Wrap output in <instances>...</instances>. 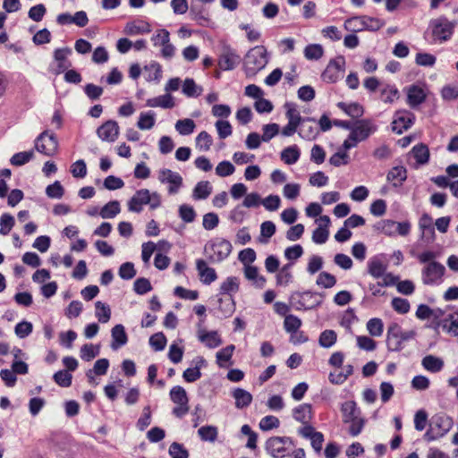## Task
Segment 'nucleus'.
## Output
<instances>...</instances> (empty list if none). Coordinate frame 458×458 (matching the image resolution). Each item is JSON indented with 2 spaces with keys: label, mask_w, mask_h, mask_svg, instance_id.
I'll return each mask as SVG.
<instances>
[{
  "label": "nucleus",
  "mask_w": 458,
  "mask_h": 458,
  "mask_svg": "<svg viewBox=\"0 0 458 458\" xmlns=\"http://www.w3.org/2000/svg\"><path fill=\"white\" fill-rule=\"evenodd\" d=\"M161 196L157 191L150 192L148 189L138 190L128 201V210L134 213H140L145 205L154 210L161 206Z\"/></svg>",
  "instance_id": "obj_1"
},
{
  "label": "nucleus",
  "mask_w": 458,
  "mask_h": 458,
  "mask_svg": "<svg viewBox=\"0 0 458 458\" xmlns=\"http://www.w3.org/2000/svg\"><path fill=\"white\" fill-rule=\"evenodd\" d=\"M232 250L233 246L228 240L216 237L205 244L203 253L210 263L216 264L226 259Z\"/></svg>",
  "instance_id": "obj_2"
},
{
  "label": "nucleus",
  "mask_w": 458,
  "mask_h": 458,
  "mask_svg": "<svg viewBox=\"0 0 458 458\" xmlns=\"http://www.w3.org/2000/svg\"><path fill=\"white\" fill-rule=\"evenodd\" d=\"M453 427V420L445 414H436L431 418L429 428L424 435L428 441L444 437Z\"/></svg>",
  "instance_id": "obj_3"
},
{
  "label": "nucleus",
  "mask_w": 458,
  "mask_h": 458,
  "mask_svg": "<svg viewBox=\"0 0 458 458\" xmlns=\"http://www.w3.org/2000/svg\"><path fill=\"white\" fill-rule=\"evenodd\" d=\"M294 446L289 437H272L266 441L265 449L274 458H284Z\"/></svg>",
  "instance_id": "obj_4"
},
{
  "label": "nucleus",
  "mask_w": 458,
  "mask_h": 458,
  "mask_svg": "<svg viewBox=\"0 0 458 458\" xmlns=\"http://www.w3.org/2000/svg\"><path fill=\"white\" fill-rule=\"evenodd\" d=\"M267 61L266 48L263 46H257L247 53L244 64L249 72L255 73L262 70L267 65Z\"/></svg>",
  "instance_id": "obj_5"
},
{
  "label": "nucleus",
  "mask_w": 458,
  "mask_h": 458,
  "mask_svg": "<svg viewBox=\"0 0 458 458\" xmlns=\"http://www.w3.org/2000/svg\"><path fill=\"white\" fill-rule=\"evenodd\" d=\"M170 399L175 404L172 413L176 418L184 417L190 410L189 398L186 390L181 386H175L170 390Z\"/></svg>",
  "instance_id": "obj_6"
},
{
  "label": "nucleus",
  "mask_w": 458,
  "mask_h": 458,
  "mask_svg": "<svg viewBox=\"0 0 458 458\" xmlns=\"http://www.w3.org/2000/svg\"><path fill=\"white\" fill-rule=\"evenodd\" d=\"M445 273L444 265L437 261H432L422 268L421 280L426 285H438L443 282Z\"/></svg>",
  "instance_id": "obj_7"
},
{
  "label": "nucleus",
  "mask_w": 458,
  "mask_h": 458,
  "mask_svg": "<svg viewBox=\"0 0 458 458\" xmlns=\"http://www.w3.org/2000/svg\"><path fill=\"white\" fill-rule=\"evenodd\" d=\"M35 148L45 156H54L58 149V140L55 133L47 130L41 132L35 140Z\"/></svg>",
  "instance_id": "obj_8"
},
{
  "label": "nucleus",
  "mask_w": 458,
  "mask_h": 458,
  "mask_svg": "<svg viewBox=\"0 0 458 458\" xmlns=\"http://www.w3.org/2000/svg\"><path fill=\"white\" fill-rule=\"evenodd\" d=\"M411 225L409 221L395 222L391 219H386L378 223L377 229L385 235L395 237L397 235L405 237L411 233Z\"/></svg>",
  "instance_id": "obj_9"
},
{
  "label": "nucleus",
  "mask_w": 458,
  "mask_h": 458,
  "mask_svg": "<svg viewBox=\"0 0 458 458\" xmlns=\"http://www.w3.org/2000/svg\"><path fill=\"white\" fill-rule=\"evenodd\" d=\"M345 70V59L343 55H339L330 60L325 71L321 74V78L325 82L335 83L343 78Z\"/></svg>",
  "instance_id": "obj_10"
},
{
  "label": "nucleus",
  "mask_w": 458,
  "mask_h": 458,
  "mask_svg": "<svg viewBox=\"0 0 458 458\" xmlns=\"http://www.w3.org/2000/svg\"><path fill=\"white\" fill-rule=\"evenodd\" d=\"M432 36L435 42H445L454 33V25L445 17H440L431 22Z\"/></svg>",
  "instance_id": "obj_11"
},
{
  "label": "nucleus",
  "mask_w": 458,
  "mask_h": 458,
  "mask_svg": "<svg viewBox=\"0 0 458 458\" xmlns=\"http://www.w3.org/2000/svg\"><path fill=\"white\" fill-rule=\"evenodd\" d=\"M290 303L296 310L307 311L318 305L319 301L317 295L310 292H305L293 293L291 296Z\"/></svg>",
  "instance_id": "obj_12"
},
{
  "label": "nucleus",
  "mask_w": 458,
  "mask_h": 458,
  "mask_svg": "<svg viewBox=\"0 0 458 458\" xmlns=\"http://www.w3.org/2000/svg\"><path fill=\"white\" fill-rule=\"evenodd\" d=\"M377 131L372 119H360L353 122L351 133L360 141H364Z\"/></svg>",
  "instance_id": "obj_13"
},
{
  "label": "nucleus",
  "mask_w": 458,
  "mask_h": 458,
  "mask_svg": "<svg viewBox=\"0 0 458 458\" xmlns=\"http://www.w3.org/2000/svg\"><path fill=\"white\" fill-rule=\"evenodd\" d=\"M415 115L408 110H398L394 114V120L391 123L392 131L397 134H402L414 123Z\"/></svg>",
  "instance_id": "obj_14"
},
{
  "label": "nucleus",
  "mask_w": 458,
  "mask_h": 458,
  "mask_svg": "<svg viewBox=\"0 0 458 458\" xmlns=\"http://www.w3.org/2000/svg\"><path fill=\"white\" fill-rule=\"evenodd\" d=\"M158 180L161 183L169 184L168 193L171 195L176 194L182 186V177L180 174L167 168L159 171Z\"/></svg>",
  "instance_id": "obj_15"
},
{
  "label": "nucleus",
  "mask_w": 458,
  "mask_h": 458,
  "mask_svg": "<svg viewBox=\"0 0 458 458\" xmlns=\"http://www.w3.org/2000/svg\"><path fill=\"white\" fill-rule=\"evenodd\" d=\"M212 310L216 313H223L225 315H233L235 311V301L233 296L216 295L210 301Z\"/></svg>",
  "instance_id": "obj_16"
},
{
  "label": "nucleus",
  "mask_w": 458,
  "mask_h": 458,
  "mask_svg": "<svg viewBox=\"0 0 458 458\" xmlns=\"http://www.w3.org/2000/svg\"><path fill=\"white\" fill-rule=\"evenodd\" d=\"M71 54L72 49L70 47L56 48L54 51V60L56 64L50 68L51 72L59 75L69 69L72 66V63L68 60Z\"/></svg>",
  "instance_id": "obj_17"
},
{
  "label": "nucleus",
  "mask_w": 458,
  "mask_h": 458,
  "mask_svg": "<svg viewBox=\"0 0 458 458\" xmlns=\"http://www.w3.org/2000/svg\"><path fill=\"white\" fill-rule=\"evenodd\" d=\"M407 104L411 108H416L425 102L427 89L424 84H412L406 89Z\"/></svg>",
  "instance_id": "obj_18"
},
{
  "label": "nucleus",
  "mask_w": 458,
  "mask_h": 458,
  "mask_svg": "<svg viewBox=\"0 0 458 458\" xmlns=\"http://www.w3.org/2000/svg\"><path fill=\"white\" fill-rule=\"evenodd\" d=\"M119 131L117 122L108 120L97 129V135L101 140L112 143L118 139Z\"/></svg>",
  "instance_id": "obj_19"
},
{
  "label": "nucleus",
  "mask_w": 458,
  "mask_h": 458,
  "mask_svg": "<svg viewBox=\"0 0 458 458\" xmlns=\"http://www.w3.org/2000/svg\"><path fill=\"white\" fill-rule=\"evenodd\" d=\"M196 269L199 280L203 284L209 285L217 279L215 268L208 267L207 261L203 259H198L196 260Z\"/></svg>",
  "instance_id": "obj_20"
},
{
  "label": "nucleus",
  "mask_w": 458,
  "mask_h": 458,
  "mask_svg": "<svg viewBox=\"0 0 458 458\" xmlns=\"http://www.w3.org/2000/svg\"><path fill=\"white\" fill-rule=\"evenodd\" d=\"M192 367L186 369L182 373L183 379L188 383H193L201 377L200 369L206 367L207 361L201 356H197L191 361Z\"/></svg>",
  "instance_id": "obj_21"
},
{
  "label": "nucleus",
  "mask_w": 458,
  "mask_h": 458,
  "mask_svg": "<svg viewBox=\"0 0 458 458\" xmlns=\"http://www.w3.org/2000/svg\"><path fill=\"white\" fill-rule=\"evenodd\" d=\"M240 63V56L231 48L226 47L218 58V66L223 71H230Z\"/></svg>",
  "instance_id": "obj_22"
},
{
  "label": "nucleus",
  "mask_w": 458,
  "mask_h": 458,
  "mask_svg": "<svg viewBox=\"0 0 458 458\" xmlns=\"http://www.w3.org/2000/svg\"><path fill=\"white\" fill-rule=\"evenodd\" d=\"M408 172L403 165H396L392 167L386 174V181L391 183L394 188H400L407 180Z\"/></svg>",
  "instance_id": "obj_23"
},
{
  "label": "nucleus",
  "mask_w": 458,
  "mask_h": 458,
  "mask_svg": "<svg viewBox=\"0 0 458 458\" xmlns=\"http://www.w3.org/2000/svg\"><path fill=\"white\" fill-rule=\"evenodd\" d=\"M285 117L288 122L295 123L300 126L303 122H315L314 118L302 117L297 109V106L294 103L287 102L284 104Z\"/></svg>",
  "instance_id": "obj_24"
},
{
  "label": "nucleus",
  "mask_w": 458,
  "mask_h": 458,
  "mask_svg": "<svg viewBox=\"0 0 458 458\" xmlns=\"http://www.w3.org/2000/svg\"><path fill=\"white\" fill-rule=\"evenodd\" d=\"M199 340L208 348H216L222 344V340L216 331H206L199 329L198 332Z\"/></svg>",
  "instance_id": "obj_25"
},
{
  "label": "nucleus",
  "mask_w": 458,
  "mask_h": 458,
  "mask_svg": "<svg viewBox=\"0 0 458 458\" xmlns=\"http://www.w3.org/2000/svg\"><path fill=\"white\" fill-rule=\"evenodd\" d=\"M232 396L235 401V407L237 409H244L250 406L253 399L250 392L240 387H236L233 390Z\"/></svg>",
  "instance_id": "obj_26"
},
{
  "label": "nucleus",
  "mask_w": 458,
  "mask_h": 458,
  "mask_svg": "<svg viewBox=\"0 0 458 458\" xmlns=\"http://www.w3.org/2000/svg\"><path fill=\"white\" fill-rule=\"evenodd\" d=\"M128 338L124 327L121 324L114 326L112 329V344L113 350H117L127 344Z\"/></svg>",
  "instance_id": "obj_27"
},
{
  "label": "nucleus",
  "mask_w": 458,
  "mask_h": 458,
  "mask_svg": "<svg viewBox=\"0 0 458 458\" xmlns=\"http://www.w3.org/2000/svg\"><path fill=\"white\" fill-rule=\"evenodd\" d=\"M411 155L416 160L417 166L428 164L430 156L428 147L423 143L413 146L411 150Z\"/></svg>",
  "instance_id": "obj_28"
},
{
  "label": "nucleus",
  "mask_w": 458,
  "mask_h": 458,
  "mask_svg": "<svg viewBox=\"0 0 458 458\" xmlns=\"http://www.w3.org/2000/svg\"><path fill=\"white\" fill-rule=\"evenodd\" d=\"M293 417L301 423H308L312 418V407L309 403H302L293 410Z\"/></svg>",
  "instance_id": "obj_29"
},
{
  "label": "nucleus",
  "mask_w": 458,
  "mask_h": 458,
  "mask_svg": "<svg viewBox=\"0 0 458 458\" xmlns=\"http://www.w3.org/2000/svg\"><path fill=\"white\" fill-rule=\"evenodd\" d=\"M146 105L149 107L173 108L175 105L174 98L169 94L148 98Z\"/></svg>",
  "instance_id": "obj_30"
},
{
  "label": "nucleus",
  "mask_w": 458,
  "mask_h": 458,
  "mask_svg": "<svg viewBox=\"0 0 458 458\" xmlns=\"http://www.w3.org/2000/svg\"><path fill=\"white\" fill-rule=\"evenodd\" d=\"M381 100L386 104H393L400 98V92L394 84H386L380 89Z\"/></svg>",
  "instance_id": "obj_31"
},
{
  "label": "nucleus",
  "mask_w": 458,
  "mask_h": 458,
  "mask_svg": "<svg viewBox=\"0 0 458 458\" xmlns=\"http://www.w3.org/2000/svg\"><path fill=\"white\" fill-rule=\"evenodd\" d=\"M343 413L344 422H350L354 419L360 417V411L358 409L356 403L353 401H347L342 404L341 408Z\"/></svg>",
  "instance_id": "obj_32"
},
{
  "label": "nucleus",
  "mask_w": 458,
  "mask_h": 458,
  "mask_svg": "<svg viewBox=\"0 0 458 458\" xmlns=\"http://www.w3.org/2000/svg\"><path fill=\"white\" fill-rule=\"evenodd\" d=\"M239 279L236 276H228L220 285L219 293L217 295L229 294L233 296V293L239 291Z\"/></svg>",
  "instance_id": "obj_33"
},
{
  "label": "nucleus",
  "mask_w": 458,
  "mask_h": 458,
  "mask_svg": "<svg viewBox=\"0 0 458 458\" xmlns=\"http://www.w3.org/2000/svg\"><path fill=\"white\" fill-rule=\"evenodd\" d=\"M150 26L143 21H131L125 25L124 32L127 35L134 36L150 32Z\"/></svg>",
  "instance_id": "obj_34"
},
{
  "label": "nucleus",
  "mask_w": 458,
  "mask_h": 458,
  "mask_svg": "<svg viewBox=\"0 0 458 458\" xmlns=\"http://www.w3.org/2000/svg\"><path fill=\"white\" fill-rule=\"evenodd\" d=\"M421 364L425 369L432 373L439 372L444 367L443 360L433 355L425 356Z\"/></svg>",
  "instance_id": "obj_35"
},
{
  "label": "nucleus",
  "mask_w": 458,
  "mask_h": 458,
  "mask_svg": "<svg viewBox=\"0 0 458 458\" xmlns=\"http://www.w3.org/2000/svg\"><path fill=\"white\" fill-rule=\"evenodd\" d=\"M212 192V186L208 181L199 182L192 191V198L196 200L206 199Z\"/></svg>",
  "instance_id": "obj_36"
},
{
  "label": "nucleus",
  "mask_w": 458,
  "mask_h": 458,
  "mask_svg": "<svg viewBox=\"0 0 458 458\" xmlns=\"http://www.w3.org/2000/svg\"><path fill=\"white\" fill-rule=\"evenodd\" d=\"M337 106L352 118L361 117L364 114V108L359 103L347 104L344 102H339Z\"/></svg>",
  "instance_id": "obj_37"
},
{
  "label": "nucleus",
  "mask_w": 458,
  "mask_h": 458,
  "mask_svg": "<svg viewBox=\"0 0 458 458\" xmlns=\"http://www.w3.org/2000/svg\"><path fill=\"white\" fill-rule=\"evenodd\" d=\"M300 157L301 151L297 145L289 146L281 152V159L286 165L295 164Z\"/></svg>",
  "instance_id": "obj_38"
},
{
  "label": "nucleus",
  "mask_w": 458,
  "mask_h": 458,
  "mask_svg": "<svg viewBox=\"0 0 458 458\" xmlns=\"http://www.w3.org/2000/svg\"><path fill=\"white\" fill-rule=\"evenodd\" d=\"M203 91L202 87L197 85L193 79L187 78L183 81L182 92L188 98H197Z\"/></svg>",
  "instance_id": "obj_39"
},
{
  "label": "nucleus",
  "mask_w": 458,
  "mask_h": 458,
  "mask_svg": "<svg viewBox=\"0 0 458 458\" xmlns=\"http://www.w3.org/2000/svg\"><path fill=\"white\" fill-rule=\"evenodd\" d=\"M174 128L176 131L182 136L191 134L195 128V122L191 118L180 119L175 123Z\"/></svg>",
  "instance_id": "obj_40"
},
{
  "label": "nucleus",
  "mask_w": 458,
  "mask_h": 458,
  "mask_svg": "<svg viewBox=\"0 0 458 458\" xmlns=\"http://www.w3.org/2000/svg\"><path fill=\"white\" fill-rule=\"evenodd\" d=\"M121 211L120 203L112 200L106 203L99 211V216L104 219H110L116 216Z\"/></svg>",
  "instance_id": "obj_41"
},
{
  "label": "nucleus",
  "mask_w": 458,
  "mask_h": 458,
  "mask_svg": "<svg viewBox=\"0 0 458 458\" xmlns=\"http://www.w3.org/2000/svg\"><path fill=\"white\" fill-rule=\"evenodd\" d=\"M156 123V114L153 111L140 114L137 126L140 130H150Z\"/></svg>",
  "instance_id": "obj_42"
},
{
  "label": "nucleus",
  "mask_w": 458,
  "mask_h": 458,
  "mask_svg": "<svg viewBox=\"0 0 458 458\" xmlns=\"http://www.w3.org/2000/svg\"><path fill=\"white\" fill-rule=\"evenodd\" d=\"M308 123L303 122L302 124H300L298 134L306 140H314L318 135V130L316 125Z\"/></svg>",
  "instance_id": "obj_43"
},
{
  "label": "nucleus",
  "mask_w": 458,
  "mask_h": 458,
  "mask_svg": "<svg viewBox=\"0 0 458 458\" xmlns=\"http://www.w3.org/2000/svg\"><path fill=\"white\" fill-rule=\"evenodd\" d=\"M244 276L248 280L252 281L258 287H263L265 285L266 279L264 276H259L257 267L246 266L244 268Z\"/></svg>",
  "instance_id": "obj_44"
},
{
  "label": "nucleus",
  "mask_w": 458,
  "mask_h": 458,
  "mask_svg": "<svg viewBox=\"0 0 458 458\" xmlns=\"http://www.w3.org/2000/svg\"><path fill=\"white\" fill-rule=\"evenodd\" d=\"M369 273L375 278H380L386 271V266L377 259H372L368 263Z\"/></svg>",
  "instance_id": "obj_45"
},
{
  "label": "nucleus",
  "mask_w": 458,
  "mask_h": 458,
  "mask_svg": "<svg viewBox=\"0 0 458 458\" xmlns=\"http://www.w3.org/2000/svg\"><path fill=\"white\" fill-rule=\"evenodd\" d=\"M386 342L390 351L397 352L403 349V342L399 338L398 332H395V328L389 329Z\"/></svg>",
  "instance_id": "obj_46"
},
{
  "label": "nucleus",
  "mask_w": 458,
  "mask_h": 458,
  "mask_svg": "<svg viewBox=\"0 0 458 458\" xmlns=\"http://www.w3.org/2000/svg\"><path fill=\"white\" fill-rule=\"evenodd\" d=\"M324 49L319 44H310L304 49V56L308 60H318L323 56Z\"/></svg>",
  "instance_id": "obj_47"
},
{
  "label": "nucleus",
  "mask_w": 458,
  "mask_h": 458,
  "mask_svg": "<svg viewBox=\"0 0 458 458\" xmlns=\"http://www.w3.org/2000/svg\"><path fill=\"white\" fill-rule=\"evenodd\" d=\"M198 434L203 441L215 442L218 432L215 426H203L199 428Z\"/></svg>",
  "instance_id": "obj_48"
},
{
  "label": "nucleus",
  "mask_w": 458,
  "mask_h": 458,
  "mask_svg": "<svg viewBox=\"0 0 458 458\" xmlns=\"http://www.w3.org/2000/svg\"><path fill=\"white\" fill-rule=\"evenodd\" d=\"M213 144V139L206 131H200L196 137V147L199 150L208 151Z\"/></svg>",
  "instance_id": "obj_49"
},
{
  "label": "nucleus",
  "mask_w": 458,
  "mask_h": 458,
  "mask_svg": "<svg viewBox=\"0 0 458 458\" xmlns=\"http://www.w3.org/2000/svg\"><path fill=\"white\" fill-rule=\"evenodd\" d=\"M336 339L337 335L334 330H325L320 334L318 343L323 348H330L335 344Z\"/></svg>",
  "instance_id": "obj_50"
},
{
  "label": "nucleus",
  "mask_w": 458,
  "mask_h": 458,
  "mask_svg": "<svg viewBox=\"0 0 458 458\" xmlns=\"http://www.w3.org/2000/svg\"><path fill=\"white\" fill-rule=\"evenodd\" d=\"M33 156V150L18 152L11 157L10 163L15 166H21L30 162Z\"/></svg>",
  "instance_id": "obj_51"
},
{
  "label": "nucleus",
  "mask_w": 458,
  "mask_h": 458,
  "mask_svg": "<svg viewBox=\"0 0 458 458\" xmlns=\"http://www.w3.org/2000/svg\"><path fill=\"white\" fill-rule=\"evenodd\" d=\"M280 131V126L277 123H272L263 125L261 139L264 142H268L271 139L276 137Z\"/></svg>",
  "instance_id": "obj_52"
},
{
  "label": "nucleus",
  "mask_w": 458,
  "mask_h": 458,
  "mask_svg": "<svg viewBox=\"0 0 458 458\" xmlns=\"http://www.w3.org/2000/svg\"><path fill=\"white\" fill-rule=\"evenodd\" d=\"M280 426V420L277 417L273 415H267L259 421V428L262 431H269L277 428Z\"/></svg>",
  "instance_id": "obj_53"
},
{
  "label": "nucleus",
  "mask_w": 458,
  "mask_h": 458,
  "mask_svg": "<svg viewBox=\"0 0 458 458\" xmlns=\"http://www.w3.org/2000/svg\"><path fill=\"white\" fill-rule=\"evenodd\" d=\"M14 217L8 214L4 213L0 216V234L7 235L14 225Z\"/></svg>",
  "instance_id": "obj_54"
},
{
  "label": "nucleus",
  "mask_w": 458,
  "mask_h": 458,
  "mask_svg": "<svg viewBox=\"0 0 458 458\" xmlns=\"http://www.w3.org/2000/svg\"><path fill=\"white\" fill-rule=\"evenodd\" d=\"M291 265L284 266L276 275V284L280 286L288 285L293 280V274L290 271Z\"/></svg>",
  "instance_id": "obj_55"
},
{
  "label": "nucleus",
  "mask_w": 458,
  "mask_h": 458,
  "mask_svg": "<svg viewBox=\"0 0 458 458\" xmlns=\"http://www.w3.org/2000/svg\"><path fill=\"white\" fill-rule=\"evenodd\" d=\"M234 349V345L230 344L216 352V362L219 367H224V363L231 360Z\"/></svg>",
  "instance_id": "obj_56"
},
{
  "label": "nucleus",
  "mask_w": 458,
  "mask_h": 458,
  "mask_svg": "<svg viewBox=\"0 0 458 458\" xmlns=\"http://www.w3.org/2000/svg\"><path fill=\"white\" fill-rule=\"evenodd\" d=\"M54 381L62 387H69L72 385V376L68 370H59L53 376Z\"/></svg>",
  "instance_id": "obj_57"
},
{
  "label": "nucleus",
  "mask_w": 458,
  "mask_h": 458,
  "mask_svg": "<svg viewBox=\"0 0 458 458\" xmlns=\"http://www.w3.org/2000/svg\"><path fill=\"white\" fill-rule=\"evenodd\" d=\"M151 41L154 47H162L170 41V33L165 29L157 30L151 37Z\"/></svg>",
  "instance_id": "obj_58"
},
{
  "label": "nucleus",
  "mask_w": 458,
  "mask_h": 458,
  "mask_svg": "<svg viewBox=\"0 0 458 458\" xmlns=\"http://www.w3.org/2000/svg\"><path fill=\"white\" fill-rule=\"evenodd\" d=\"M363 21V16L349 18L344 21V29L349 31H362L365 28Z\"/></svg>",
  "instance_id": "obj_59"
},
{
  "label": "nucleus",
  "mask_w": 458,
  "mask_h": 458,
  "mask_svg": "<svg viewBox=\"0 0 458 458\" xmlns=\"http://www.w3.org/2000/svg\"><path fill=\"white\" fill-rule=\"evenodd\" d=\"M179 216L184 223H192L196 217L194 208L187 204H182L179 207Z\"/></svg>",
  "instance_id": "obj_60"
},
{
  "label": "nucleus",
  "mask_w": 458,
  "mask_h": 458,
  "mask_svg": "<svg viewBox=\"0 0 458 458\" xmlns=\"http://www.w3.org/2000/svg\"><path fill=\"white\" fill-rule=\"evenodd\" d=\"M46 194L48 198L59 199L64 196V189L59 181H55L46 188Z\"/></svg>",
  "instance_id": "obj_61"
},
{
  "label": "nucleus",
  "mask_w": 458,
  "mask_h": 458,
  "mask_svg": "<svg viewBox=\"0 0 458 458\" xmlns=\"http://www.w3.org/2000/svg\"><path fill=\"white\" fill-rule=\"evenodd\" d=\"M99 354V347L93 344H84L81 348V358L85 361L93 360Z\"/></svg>",
  "instance_id": "obj_62"
},
{
  "label": "nucleus",
  "mask_w": 458,
  "mask_h": 458,
  "mask_svg": "<svg viewBox=\"0 0 458 458\" xmlns=\"http://www.w3.org/2000/svg\"><path fill=\"white\" fill-rule=\"evenodd\" d=\"M317 284L323 288H331L336 284L335 276L328 272H321L316 281Z\"/></svg>",
  "instance_id": "obj_63"
},
{
  "label": "nucleus",
  "mask_w": 458,
  "mask_h": 458,
  "mask_svg": "<svg viewBox=\"0 0 458 458\" xmlns=\"http://www.w3.org/2000/svg\"><path fill=\"white\" fill-rule=\"evenodd\" d=\"M169 454L172 458H188L189 453L186 448L177 442H174L169 446Z\"/></svg>",
  "instance_id": "obj_64"
}]
</instances>
